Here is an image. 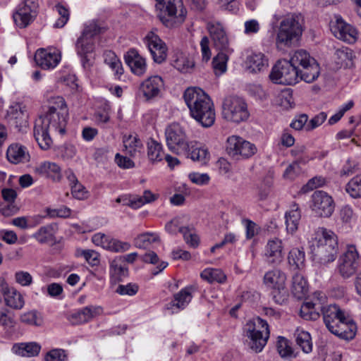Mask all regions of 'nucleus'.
<instances>
[{
    "label": "nucleus",
    "mask_w": 361,
    "mask_h": 361,
    "mask_svg": "<svg viewBox=\"0 0 361 361\" xmlns=\"http://www.w3.org/2000/svg\"><path fill=\"white\" fill-rule=\"evenodd\" d=\"M190 116L202 127H211L215 121L214 104L207 94L200 87H188L183 94Z\"/></svg>",
    "instance_id": "f257e3e1"
},
{
    "label": "nucleus",
    "mask_w": 361,
    "mask_h": 361,
    "mask_svg": "<svg viewBox=\"0 0 361 361\" xmlns=\"http://www.w3.org/2000/svg\"><path fill=\"white\" fill-rule=\"evenodd\" d=\"M68 114L45 113L35 120L33 135L39 147L47 150L53 145L51 135L66 133Z\"/></svg>",
    "instance_id": "f03ea898"
},
{
    "label": "nucleus",
    "mask_w": 361,
    "mask_h": 361,
    "mask_svg": "<svg viewBox=\"0 0 361 361\" xmlns=\"http://www.w3.org/2000/svg\"><path fill=\"white\" fill-rule=\"evenodd\" d=\"M310 249L314 263L326 266L336 259L338 250L337 236L331 230L319 228L316 237L310 243Z\"/></svg>",
    "instance_id": "7ed1b4c3"
},
{
    "label": "nucleus",
    "mask_w": 361,
    "mask_h": 361,
    "mask_svg": "<svg viewBox=\"0 0 361 361\" xmlns=\"http://www.w3.org/2000/svg\"><path fill=\"white\" fill-rule=\"evenodd\" d=\"M321 312L323 321L331 334L345 340L355 337L357 326L339 306L335 304L326 305Z\"/></svg>",
    "instance_id": "20e7f679"
},
{
    "label": "nucleus",
    "mask_w": 361,
    "mask_h": 361,
    "mask_svg": "<svg viewBox=\"0 0 361 361\" xmlns=\"http://www.w3.org/2000/svg\"><path fill=\"white\" fill-rule=\"evenodd\" d=\"M303 32V18L300 14L290 13L279 23L276 45L278 49L290 47L298 42Z\"/></svg>",
    "instance_id": "39448f33"
},
{
    "label": "nucleus",
    "mask_w": 361,
    "mask_h": 361,
    "mask_svg": "<svg viewBox=\"0 0 361 361\" xmlns=\"http://www.w3.org/2000/svg\"><path fill=\"white\" fill-rule=\"evenodd\" d=\"M157 16L168 28H175L185 20L187 9L182 0H155Z\"/></svg>",
    "instance_id": "423d86ee"
},
{
    "label": "nucleus",
    "mask_w": 361,
    "mask_h": 361,
    "mask_svg": "<svg viewBox=\"0 0 361 361\" xmlns=\"http://www.w3.org/2000/svg\"><path fill=\"white\" fill-rule=\"evenodd\" d=\"M245 331L249 348L255 353L261 352L269 337L267 322L259 317H255L246 323Z\"/></svg>",
    "instance_id": "0eeeda50"
},
{
    "label": "nucleus",
    "mask_w": 361,
    "mask_h": 361,
    "mask_svg": "<svg viewBox=\"0 0 361 361\" xmlns=\"http://www.w3.org/2000/svg\"><path fill=\"white\" fill-rule=\"evenodd\" d=\"M286 281V274L279 269L267 271L263 278L264 284L271 290L273 300L279 305L284 303L288 297Z\"/></svg>",
    "instance_id": "6e6552de"
},
{
    "label": "nucleus",
    "mask_w": 361,
    "mask_h": 361,
    "mask_svg": "<svg viewBox=\"0 0 361 361\" xmlns=\"http://www.w3.org/2000/svg\"><path fill=\"white\" fill-rule=\"evenodd\" d=\"M361 267V257L355 245H348L345 251L338 257L336 272L343 279L353 276Z\"/></svg>",
    "instance_id": "1a4fd4ad"
},
{
    "label": "nucleus",
    "mask_w": 361,
    "mask_h": 361,
    "mask_svg": "<svg viewBox=\"0 0 361 361\" xmlns=\"http://www.w3.org/2000/svg\"><path fill=\"white\" fill-rule=\"evenodd\" d=\"M222 116L227 121L239 123L250 116L245 101L238 96L226 97L222 103Z\"/></svg>",
    "instance_id": "9d476101"
},
{
    "label": "nucleus",
    "mask_w": 361,
    "mask_h": 361,
    "mask_svg": "<svg viewBox=\"0 0 361 361\" xmlns=\"http://www.w3.org/2000/svg\"><path fill=\"white\" fill-rule=\"evenodd\" d=\"M269 78L276 84L295 85L299 81V68H295L288 60H279L272 68Z\"/></svg>",
    "instance_id": "9b49d317"
},
{
    "label": "nucleus",
    "mask_w": 361,
    "mask_h": 361,
    "mask_svg": "<svg viewBox=\"0 0 361 361\" xmlns=\"http://www.w3.org/2000/svg\"><path fill=\"white\" fill-rule=\"evenodd\" d=\"M168 148L172 152L181 155L187 153L190 146L184 128L178 123H172L165 130Z\"/></svg>",
    "instance_id": "f8f14e48"
},
{
    "label": "nucleus",
    "mask_w": 361,
    "mask_h": 361,
    "mask_svg": "<svg viewBox=\"0 0 361 361\" xmlns=\"http://www.w3.org/2000/svg\"><path fill=\"white\" fill-rule=\"evenodd\" d=\"M226 151L234 159H246L256 153L257 147L241 137L232 135L227 138Z\"/></svg>",
    "instance_id": "ddd939ff"
},
{
    "label": "nucleus",
    "mask_w": 361,
    "mask_h": 361,
    "mask_svg": "<svg viewBox=\"0 0 361 361\" xmlns=\"http://www.w3.org/2000/svg\"><path fill=\"white\" fill-rule=\"evenodd\" d=\"M311 208L319 216L329 217L334 210V200L326 192L317 190L312 195Z\"/></svg>",
    "instance_id": "4468645a"
},
{
    "label": "nucleus",
    "mask_w": 361,
    "mask_h": 361,
    "mask_svg": "<svg viewBox=\"0 0 361 361\" xmlns=\"http://www.w3.org/2000/svg\"><path fill=\"white\" fill-rule=\"evenodd\" d=\"M207 29L216 49L228 53L233 52V49L230 47L226 30L219 22H209L207 25Z\"/></svg>",
    "instance_id": "2eb2a0df"
},
{
    "label": "nucleus",
    "mask_w": 361,
    "mask_h": 361,
    "mask_svg": "<svg viewBox=\"0 0 361 361\" xmlns=\"http://www.w3.org/2000/svg\"><path fill=\"white\" fill-rule=\"evenodd\" d=\"M61 59V52L55 49L41 48L35 54V61L38 66L44 70L53 69Z\"/></svg>",
    "instance_id": "dca6fc26"
},
{
    "label": "nucleus",
    "mask_w": 361,
    "mask_h": 361,
    "mask_svg": "<svg viewBox=\"0 0 361 361\" xmlns=\"http://www.w3.org/2000/svg\"><path fill=\"white\" fill-rule=\"evenodd\" d=\"M145 42L156 63H161L166 60L167 48L158 35L149 33L145 38Z\"/></svg>",
    "instance_id": "f3484780"
},
{
    "label": "nucleus",
    "mask_w": 361,
    "mask_h": 361,
    "mask_svg": "<svg viewBox=\"0 0 361 361\" xmlns=\"http://www.w3.org/2000/svg\"><path fill=\"white\" fill-rule=\"evenodd\" d=\"M0 292L4 296L5 303L13 309L20 310L23 307V295L15 288L11 287L4 277H0Z\"/></svg>",
    "instance_id": "a211bd4d"
},
{
    "label": "nucleus",
    "mask_w": 361,
    "mask_h": 361,
    "mask_svg": "<svg viewBox=\"0 0 361 361\" xmlns=\"http://www.w3.org/2000/svg\"><path fill=\"white\" fill-rule=\"evenodd\" d=\"M331 30L334 35L348 43H354L357 39V31L350 24L346 23L341 18H337L336 22L332 24Z\"/></svg>",
    "instance_id": "6ab92c4d"
},
{
    "label": "nucleus",
    "mask_w": 361,
    "mask_h": 361,
    "mask_svg": "<svg viewBox=\"0 0 361 361\" xmlns=\"http://www.w3.org/2000/svg\"><path fill=\"white\" fill-rule=\"evenodd\" d=\"M283 243L279 238L269 240L265 247L264 257L266 262L270 265H277L283 259Z\"/></svg>",
    "instance_id": "aec40b11"
},
{
    "label": "nucleus",
    "mask_w": 361,
    "mask_h": 361,
    "mask_svg": "<svg viewBox=\"0 0 361 361\" xmlns=\"http://www.w3.org/2000/svg\"><path fill=\"white\" fill-rule=\"evenodd\" d=\"M244 64L247 72L257 74L267 70L269 59L263 53L255 52L247 56Z\"/></svg>",
    "instance_id": "412c9836"
},
{
    "label": "nucleus",
    "mask_w": 361,
    "mask_h": 361,
    "mask_svg": "<svg viewBox=\"0 0 361 361\" xmlns=\"http://www.w3.org/2000/svg\"><path fill=\"white\" fill-rule=\"evenodd\" d=\"M75 49L77 54L81 58V63L84 68H90L91 63L88 56L94 49L93 39L81 35L75 43Z\"/></svg>",
    "instance_id": "4be33fe9"
},
{
    "label": "nucleus",
    "mask_w": 361,
    "mask_h": 361,
    "mask_svg": "<svg viewBox=\"0 0 361 361\" xmlns=\"http://www.w3.org/2000/svg\"><path fill=\"white\" fill-rule=\"evenodd\" d=\"M164 87L161 77L154 75L146 79L140 85V90L147 99L157 97Z\"/></svg>",
    "instance_id": "5701e85b"
},
{
    "label": "nucleus",
    "mask_w": 361,
    "mask_h": 361,
    "mask_svg": "<svg viewBox=\"0 0 361 361\" xmlns=\"http://www.w3.org/2000/svg\"><path fill=\"white\" fill-rule=\"evenodd\" d=\"M126 63L132 72L137 75H142L146 71L145 59L136 50L130 49L125 56Z\"/></svg>",
    "instance_id": "b1692460"
},
{
    "label": "nucleus",
    "mask_w": 361,
    "mask_h": 361,
    "mask_svg": "<svg viewBox=\"0 0 361 361\" xmlns=\"http://www.w3.org/2000/svg\"><path fill=\"white\" fill-rule=\"evenodd\" d=\"M101 310L99 307H85L73 313L68 317L72 324L76 325L89 322Z\"/></svg>",
    "instance_id": "393cba45"
},
{
    "label": "nucleus",
    "mask_w": 361,
    "mask_h": 361,
    "mask_svg": "<svg viewBox=\"0 0 361 361\" xmlns=\"http://www.w3.org/2000/svg\"><path fill=\"white\" fill-rule=\"evenodd\" d=\"M35 172L41 176L59 181L61 178V167L54 162L45 161L35 169Z\"/></svg>",
    "instance_id": "a878e982"
},
{
    "label": "nucleus",
    "mask_w": 361,
    "mask_h": 361,
    "mask_svg": "<svg viewBox=\"0 0 361 361\" xmlns=\"http://www.w3.org/2000/svg\"><path fill=\"white\" fill-rule=\"evenodd\" d=\"M190 146L187 149V153L181 154L192 161H200L201 164H206L209 159V153L205 148L196 146V142H190Z\"/></svg>",
    "instance_id": "bb28decb"
},
{
    "label": "nucleus",
    "mask_w": 361,
    "mask_h": 361,
    "mask_svg": "<svg viewBox=\"0 0 361 361\" xmlns=\"http://www.w3.org/2000/svg\"><path fill=\"white\" fill-rule=\"evenodd\" d=\"M319 75V66L316 60H312V63L302 68H299V79L306 82H314Z\"/></svg>",
    "instance_id": "cd10ccee"
},
{
    "label": "nucleus",
    "mask_w": 361,
    "mask_h": 361,
    "mask_svg": "<svg viewBox=\"0 0 361 361\" xmlns=\"http://www.w3.org/2000/svg\"><path fill=\"white\" fill-rule=\"evenodd\" d=\"M172 66L181 73L190 72L194 66V61L183 53H177L173 56Z\"/></svg>",
    "instance_id": "c85d7f7f"
},
{
    "label": "nucleus",
    "mask_w": 361,
    "mask_h": 361,
    "mask_svg": "<svg viewBox=\"0 0 361 361\" xmlns=\"http://www.w3.org/2000/svg\"><path fill=\"white\" fill-rule=\"evenodd\" d=\"M335 62L340 67L350 68L353 66V51L348 47H342L336 51Z\"/></svg>",
    "instance_id": "c756f323"
},
{
    "label": "nucleus",
    "mask_w": 361,
    "mask_h": 361,
    "mask_svg": "<svg viewBox=\"0 0 361 361\" xmlns=\"http://www.w3.org/2000/svg\"><path fill=\"white\" fill-rule=\"evenodd\" d=\"M301 214L299 207L294 204L293 209L285 215L286 229L288 233H293L298 230Z\"/></svg>",
    "instance_id": "7c9ffc66"
},
{
    "label": "nucleus",
    "mask_w": 361,
    "mask_h": 361,
    "mask_svg": "<svg viewBox=\"0 0 361 361\" xmlns=\"http://www.w3.org/2000/svg\"><path fill=\"white\" fill-rule=\"evenodd\" d=\"M38 0H24V27L31 24L38 14Z\"/></svg>",
    "instance_id": "2f4dec72"
},
{
    "label": "nucleus",
    "mask_w": 361,
    "mask_h": 361,
    "mask_svg": "<svg viewBox=\"0 0 361 361\" xmlns=\"http://www.w3.org/2000/svg\"><path fill=\"white\" fill-rule=\"evenodd\" d=\"M57 231V225L51 224L41 227L33 236L40 243L53 241L54 235Z\"/></svg>",
    "instance_id": "473e14b6"
},
{
    "label": "nucleus",
    "mask_w": 361,
    "mask_h": 361,
    "mask_svg": "<svg viewBox=\"0 0 361 361\" xmlns=\"http://www.w3.org/2000/svg\"><path fill=\"white\" fill-rule=\"evenodd\" d=\"M314 302H304L300 310V317L307 321H316L320 317V313L318 310L321 311V308L317 306Z\"/></svg>",
    "instance_id": "72a5a7b5"
},
{
    "label": "nucleus",
    "mask_w": 361,
    "mask_h": 361,
    "mask_svg": "<svg viewBox=\"0 0 361 361\" xmlns=\"http://www.w3.org/2000/svg\"><path fill=\"white\" fill-rule=\"evenodd\" d=\"M295 342L297 345L305 353L312 350V338L309 332L298 328L295 332Z\"/></svg>",
    "instance_id": "f704fd0d"
},
{
    "label": "nucleus",
    "mask_w": 361,
    "mask_h": 361,
    "mask_svg": "<svg viewBox=\"0 0 361 361\" xmlns=\"http://www.w3.org/2000/svg\"><path fill=\"white\" fill-rule=\"evenodd\" d=\"M307 290V283L305 278L300 274H295L292 281V293L294 296L301 299L305 296Z\"/></svg>",
    "instance_id": "c9c22d12"
},
{
    "label": "nucleus",
    "mask_w": 361,
    "mask_h": 361,
    "mask_svg": "<svg viewBox=\"0 0 361 361\" xmlns=\"http://www.w3.org/2000/svg\"><path fill=\"white\" fill-rule=\"evenodd\" d=\"M192 288L191 286L183 288L174 295L171 305L178 309H184L191 301Z\"/></svg>",
    "instance_id": "e433bc0d"
},
{
    "label": "nucleus",
    "mask_w": 361,
    "mask_h": 361,
    "mask_svg": "<svg viewBox=\"0 0 361 361\" xmlns=\"http://www.w3.org/2000/svg\"><path fill=\"white\" fill-rule=\"evenodd\" d=\"M147 157L149 160L152 162H158L161 161L164 157L162 145L161 143L150 139L147 142Z\"/></svg>",
    "instance_id": "4c0bfd02"
},
{
    "label": "nucleus",
    "mask_w": 361,
    "mask_h": 361,
    "mask_svg": "<svg viewBox=\"0 0 361 361\" xmlns=\"http://www.w3.org/2000/svg\"><path fill=\"white\" fill-rule=\"evenodd\" d=\"M312 60L315 59L310 56L308 52L303 49H299L293 53L288 61L291 64H293L295 68H302L307 66V64L311 63Z\"/></svg>",
    "instance_id": "58836bf2"
},
{
    "label": "nucleus",
    "mask_w": 361,
    "mask_h": 361,
    "mask_svg": "<svg viewBox=\"0 0 361 361\" xmlns=\"http://www.w3.org/2000/svg\"><path fill=\"white\" fill-rule=\"evenodd\" d=\"M201 278L207 282L222 283L226 281V276L224 273L219 269L207 268L200 274Z\"/></svg>",
    "instance_id": "ea45409f"
},
{
    "label": "nucleus",
    "mask_w": 361,
    "mask_h": 361,
    "mask_svg": "<svg viewBox=\"0 0 361 361\" xmlns=\"http://www.w3.org/2000/svg\"><path fill=\"white\" fill-rule=\"evenodd\" d=\"M289 264L295 269H300L305 267V255L302 249L293 248L288 254Z\"/></svg>",
    "instance_id": "a19ab883"
},
{
    "label": "nucleus",
    "mask_w": 361,
    "mask_h": 361,
    "mask_svg": "<svg viewBox=\"0 0 361 361\" xmlns=\"http://www.w3.org/2000/svg\"><path fill=\"white\" fill-rule=\"evenodd\" d=\"M123 145L127 154L135 157L142 149L141 140L136 136L129 135L123 140Z\"/></svg>",
    "instance_id": "79ce46f5"
},
{
    "label": "nucleus",
    "mask_w": 361,
    "mask_h": 361,
    "mask_svg": "<svg viewBox=\"0 0 361 361\" xmlns=\"http://www.w3.org/2000/svg\"><path fill=\"white\" fill-rule=\"evenodd\" d=\"M49 104V106L46 113L68 114L66 102L62 97L57 96L51 98Z\"/></svg>",
    "instance_id": "37998d69"
},
{
    "label": "nucleus",
    "mask_w": 361,
    "mask_h": 361,
    "mask_svg": "<svg viewBox=\"0 0 361 361\" xmlns=\"http://www.w3.org/2000/svg\"><path fill=\"white\" fill-rule=\"evenodd\" d=\"M231 54L232 53H228L227 51H220L213 59L212 66L216 73L219 72L221 74L226 72L229 55Z\"/></svg>",
    "instance_id": "c03bdc74"
},
{
    "label": "nucleus",
    "mask_w": 361,
    "mask_h": 361,
    "mask_svg": "<svg viewBox=\"0 0 361 361\" xmlns=\"http://www.w3.org/2000/svg\"><path fill=\"white\" fill-rule=\"evenodd\" d=\"M346 192L353 198H361V174L351 178L345 185Z\"/></svg>",
    "instance_id": "a18cd8bd"
},
{
    "label": "nucleus",
    "mask_w": 361,
    "mask_h": 361,
    "mask_svg": "<svg viewBox=\"0 0 361 361\" xmlns=\"http://www.w3.org/2000/svg\"><path fill=\"white\" fill-rule=\"evenodd\" d=\"M159 241L157 234L154 233H143L134 239V245L138 248H147L150 244Z\"/></svg>",
    "instance_id": "49530a36"
},
{
    "label": "nucleus",
    "mask_w": 361,
    "mask_h": 361,
    "mask_svg": "<svg viewBox=\"0 0 361 361\" xmlns=\"http://www.w3.org/2000/svg\"><path fill=\"white\" fill-rule=\"evenodd\" d=\"M6 157L12 164H18L23 160V147L18 144L11 145L6 152Z\"/></svg>",
    "instance_id": "de8ad7c7"
},
{
    "label": "nucleus",
    "mask_w": 361,
    "mask_h": 361,
    "mask_svg": "<svg viewBox=\"0 0 361 361\" xmlns=\"http://www.w3.org/2000/svg\"><path fill=\"white\" fill-rule=\"evenodd\" d=\"M310 160V158L309 157H299L286 168L283 173V176L286 178L293 179L299 171V164H305Z\"/></svg>",
    "instance_id": "09e8293b"
},
{
    "label": "nucleus",
    "mask_w": 361,
    "mask_h": 361,
    "mask_svg": "<svg viewBox=\"0 0 361 361\" xmlns=\"http://www.w3.org/2000/svg\"><path fill=\"white\" fill-rule=\"evenodd\" d=\"M179 233L183 234L185 243L192 247H197L200 243L198 235L189 227L179 228Z\"/></svg>",
    "instance_id": "8fccbe9b"
},
{
    "label": "nucleus",
    "mask_w": 361,
    "mask_h": 361,
    "mask_svg": "<svg viewBox=\"0 0 361 361\" xmlns=\"http://www.w3.org/2000/svg\"><path fill=\"white\" fill-rule=\"evenodd\" d=\"M111 279L114 282L121 281L122 278L126 277L128 274V269L118 264L116 260H114L110 266Z\"/></svg>",
    "instance_id": "3c124183"
},
{
    "label": "nucleus",
    "mask_w": 361,
    "mask_h": 361,
    "mask_svg": "<svg viewBox=\"0 0 361 361\" xmlns=\"http://www.w3.org/2000/svg\"><path fill=\"white\" fill-rule=\"evenodd\" d=\"M24 324L35 326H42L44 324L43 317L41 313L32 310L24 314Z\"/></svg>",
    "instance_id": "603ef678"
},
{
    "label": "nucleus",
    "mask_w": 361,
    "mask_h": 361,
    "mask_svg": "<svg viewBox=\"0 0 361 361\" xmlns=\"http://www.w3.org/2000/svg\"><path fill=\"white\" fill-rule=\"evenodd\" d=\"M22 116L23 111L20 104L18 103L11 106L7 111V118L9 121L13 122L16 127H21V123H18V120L20 119Z\"/></svg>",
    "instance_id": "864d4df0"
},
{
    "label": "nucleus",
    "mask_w": 361,
    "mask_h": 361,
    "mask_svg": "<svg viewBox=\"0 0 361 361\" xmlns=\"http://www.w3.org/2000/svg\"><path fill=\"white\" fill-rule=\"evenodd\" d=\"M103 30L104 27L97 21L92 20L85 25L82 35L93 39V37L100 34Z\"/></svg>",
    "instance_id": "5fc2aeb1"
},
{
    "label": "nucleus",
    "mask_w": 361,
    "mask_h": 361,
    "mask_svg": "<svg viewBox=\"0 0 361 361\" xmlns=\"http://www.w3.org/2000/svg\"><path fill=\"white\" fill-rule=\"evenodd\" d=\"M326 183V178L322 176H317L308 180V182L302 188L304 192H307L319 187L324 186Z\"/></svg>",
    "instance_id": "6e6d98bb"
},
{
    "label": "nucleus",
    "mask_w": 361,
    "mask_h": 361,
    "mask_svg": "<svg viewBox=\"0 0 361 361\" xmlns=\"http://www.w3.org/2000/svg\"><path fill=\"white\" fill-rule=\"evenodd\" d=\"M55 9L60 16V18L56 21L54 26L59 28L63 27L69 19V11L66 7L61 4L56 5Z\"/></svg>",
    "instance_id": "4d7b16f0"
},
{
    "label": "nucleus",
    "mask_w": 361,
    "mask_h": 361,
    "mask_svg": "<svg viewBox=\"0 0 361 361\" xmlns=\"http://www.w3.org/2000/svg\"><path fill=\"white\" fill-rule=\"evenodd\" d=\"M130 244L127 242H123L117 239L110 238L109 244L106 250L114 252H123L128 250Z\"/></svg>",
    "instance_id": "13d9d810"
},
{
    "label": "nucleus",
    "mask_w": 361,
    "mask_h": 361,
    "mask_svg": "<svg viewBox=\"0 0 361 361\" xmlns=\"http://www.w3.org/2000/svg\"><path fill=\"white\" fill-rule=\"evenodd\" d=\"M46 212L51 218H67L71 214V209L66 206H62L57 209L47 208Z\"/></svg>",
    "instance_id": "bf43d9fd"
},
{
    "label": "nucleus",
    "mask_w": 361,
    "mask_h": 361,
    "mask_svg": "<svg viewBox=\"0 0 361 361\" xmlns=\"http://www.w3.org/2000/svg\"><path fill=\"white\" fill-rule=\"evenodd\" d=\"M277 350L282 357H290L293 352L288 345V340L283 337H279L277 341Z\"/></svg>",
    "instance_id": "052dcab7"
},
{
    "label": "nucleus",
    "mask_w": 361,
    "mask_h": 361,
    "mask_svg": "<svg viewBox=\"0 0 361 361\" xmlns=\"http://www.w3.org/2000/svg\"><path fill=\"white\" fill-rule=\"evenodd\" d=\"M46 361H67V355L63 349H53L44 357Z\"/></svg>",
    "instance_id": "680f3d73"
},
{
    "label": "nucleus",
    "mask_w": 361,
    "mask_h": 361,
    "mask_svg": "<svg viewBox=\"0 0 361 361\" xmlns=\"http://www.w3.org/2000/svg\"><path fill=\"white\" fill-rule=\"evenodd\" d=\"M80 255L91 266H97L99 264V254L93 250H83Z\"/></svg>",
    "instance_id": "e2e57ef3"
},
{
    "label": "nucleus",
    "mask_w": 361,
    "mask_h": 361,
    "mask_svg": "<svg viewBox=\"0 0 361 361\" xmlns=\"http://www.w3.org/2000/svg\"><path fill=\"white\" fill-rule=\"evenodd\" d=\"M41 345L37 342L24 343V356L35 357L39 355Z\"/></svg>",
    "instance_id": "0e129e2a"
},
{
    "label": "nucleus",
    "mask_w": 361,
    "mask_h": 361,
    "mask_svg": "<svg viewBox=\"0 0 361 361\" xmlns=\"http://www.w3.org/2000/svg\"><path fill=\"white\" fill-rule=\"evenodd\" d=\"M327 115L324 112H320L313 117L306 125V130L310 131L321 126L326 119Z\"/></svg>",
    "instance_id": "69168bd1"
},
{
    "label": "nucleus",
    "mask_w": 361,
    "mask_h": 361,
    "mask_svg": "<svg viewBox=\"0 0 361 361\" xmlns=\"http://www.w3.org/2000/svg\"><path fill=\"white\" fill-rule=\"evenodd\" d=\"M138 291V286L135 283H128L127 285H119L116 289V293L120 295H128L130 296L135 295Z\"/></svg>",
    "instance_id": "338daca9"
},
{
    "label": "nucleus",
    "mask_w": 361,
    "mask_h": 361,
    "mask_svg": "<svg viewBox=\"0 0 361 361\" xmlns=\"http://www.w3.org/2000/svg\"><path fill=\"white\" fill-rule=\"evenodd\" d=\"M71 193L73 196L78 200H83L87 197V192L85 188L78 181L73 183L71 186Z\"/></svg>",
    "instance_id": "774afa93"
}]
</instances>
